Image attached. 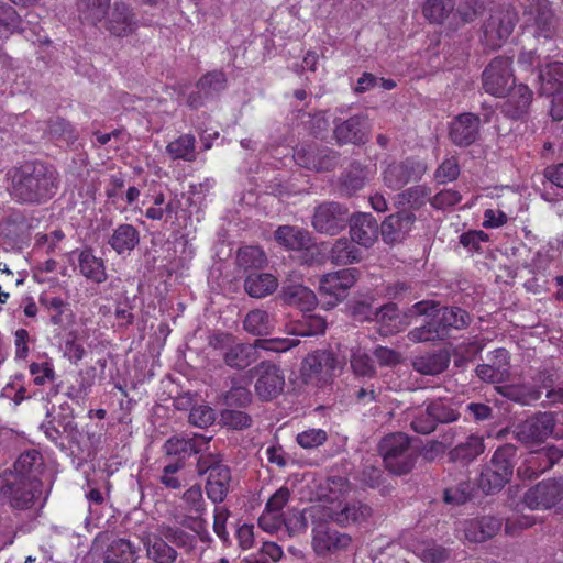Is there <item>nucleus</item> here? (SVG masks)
<instances>
[{
  "mask_svg": "<svg viewBox=\"0 0 563 563\" xmlns=\"http://www.w3.org/2000/svg\"><path fill=\"white\" fill-rule=\"evenodd\" d=\"M8 191L18 202L41 203L57 190V172L41 162H25L7 172Z\"/></svg>",
  "mask_w": 563,
  "mask_h": 563,
  "instance_id": "obj_1",
  "label": "nucleus"
},
{
  "mask_svg": "<svg viewBox=\"0 0 563 563\" xmlns=\"http://www.w3.org/2000/svg\"><path fill=\"white\" fill-rule=\"evenodd\" d=\"M351 489L346 479L331 481L330 495L313 505L309 510L312 521H333L340 526L361 522L371 516V508L362 503H343L342 497Z\"/></svg>",
  "mask_w": 563,
  "mask_h": 563,
  "instance_id": "obj_2",
  "label": "nucleus"
},
{
  "mask_svg": "<svg viewBox=\"0 0 563 563\" xmlns=\"http://www.w3.org/2000/svg\"><path fill=\"white\" fill-rule=\"evenodd\" d=\"M516 446L505 444L493 454L490 462L483 467L478 486L485 494L499 492L511 478L515 467Z\"/></svg>",
  "mask_w": 563,
  "mask_h": 563,
  "instance_id": "obj_3",
  "label": "nucleus"
},
{
  "mask_svg": "<svg viewBox=\"0 0 563 563\" xmlns=\"http://www.w3.org/2000/svg\"><path fill=\"white\" fill-rule=\"evenodd\" d=\"M379 452L387 470L396 475L410 472L415 464V452L408 435L391 433L382 439Z\"/></svg>",
  "mask_w": 563,
  "mask_h": 563,
  "instance_id": "obj_4",
  "label": "nucleus"
},
{
  "mask_svg": "<svg viewBox=\"0 0 563 563\" xmlns=\"http://www.w3.org/2000/svg\"><path fill=\"white\" fill-rule=\"evenodd\" d=\"M410 313L434 317L438 328L442 330L443 339L450 329H463L470 323L468 313L461 308H438L434 301L423 300L410 308Z\"/></svg>",
  "mask_w": 563,
  "mask_h": 563,
  "instance_id": "obj_5",
  "label": "nucleus"
},
{
  "mask_svg": "<svg viewBox=\"0 0 563 563\" xmlns=\"http://www.w3.org/2000/svg\"><path fill=\"white\" fill-rule=\"evenodd\" d=\"M41 482L36 476H13L8 479L2 490V501H7L13 509H27L32 507L37 494L41 493Z\"/></svg>",
  "mask_w": 563,
  "mask_h": 563,
  "instance_id": "obj_6",
  "label": "nucleus"
},
{
  "mask_svg": "<svg viewBox=\"0 0 563 563\" xmlns=\"http://www.w3.org/2000/svg\"><path fill=\"white\" fill-rule=\"evenodd\" d=\"M525 26L532 27L536 37L551 38L556 33V21L548 0H522Z\"/></svg>",
  "mask_w": 563,
  "mask_h": 563,
  "instance_id": "obj_7",
  "label": "nucleus"
},
{
  "mask_svg": "<svg viewBox=\"0 0 563 563\" xmlns=\"http://www.w3.org/2000/svg\"><path fill=\"white\" fill-rule=\"evenodd\" d=\"M512 60L498 56L485 68L482 75L484 90L495 97H505L515 85Z\"/></svg>",
  "mask_w": 563,
  "mask_h": 563,
  "instance_id": "obj_8",
  "label": "nucleus"
},
{
  "mask_svg": "<svg viewBox=\"0 0 563 563\" xmlns=\"http://www.w3.org/2000/svg\"><path fill=\"white\" fill-rule=\"evenodd\" d=\"M342 364L332 352L316 351L303 360L301 376L307 384L320 385L328 382Z\"/></svg>",
  "mask_w": 563,
  "mask_h": 563,
  "instance_id": "obj_9",
  "label": "nucleus"
},
{
  "mask_svg": "<svg viewBox=\"0 0 563 563\" xmlns=\"http://www.w3.org/2000/svg\"><path fill=\"white\" fill-rule=\"evenodd\" d=\"M357 279V269L345 268L325 274L320 279L319 291L327 301L325 305L333 307L343 301L351 287Z\"/></svg>",
  "mask_w": 563,
  "mask_h": 563,
  "instance_id": "obj_10",
  "label": "nucleus"
},
{
  "mask_svg": "<svg viewBox=\"0 0 563 563\" xmlns=\"http://www.w3.org/2000/svg\"><path fill=\"white\" fill-rule=\"evenodd\" d=\"M316 526L312 529V549L318 556H329L331 554L345 551L352 542L347 533L340 532L329 528L327 521H312Z\"/></svg>",
  "mask_w": 563,
  "mask_h": 563,
  "instance_id": "obj_11",
  "label": "nucleus"
},
{
  "mask_svg": "<svg viewBox=\"0 0 563 563\" xmlns=\"http://www.w3.org/2000/svg\"><path fill=\"white\" fill-rule=\"evenodd\" d=\"M256 376L255 391L262 400H272L280 395L285 386L282 368L269 362H262L252 371Z\"/></svg>",
  "mask_w": 563,
  "mask_h": 563,
  "instance_id": "obj_12",
  "label": "nucleus"
},
{
  "mask_svg": "<svg viewBox=\"0 0 563 563\" xmlns=\"http://www.w3.org/2000/svg\"><path fill=\"white\" fill-rule=\"evenodd\" d=\"M517 23V13L507 8L495 12L484 26V44L490 48H498L511 35Z\"/></svg>",
  "mask_w": 563,
  "mask_h": 563,
  "instance_id": "obj_13",
  "label": "nucleus"
},
{
  "mask_svg": "<svg viewBox=\"0 0 563 563\" xmlns=\"http://www.w3.org/2000/svg\"><path fill=\"white\" fill-rule=\"evenodd\" d=\"M426 169L420 161L393 162L383 170V181L391 190H398L410 181L419 180Z\"/></svg>",
  "mask_w": 563,
  "mask_h": 563,
  "instance_id": "obj_14",
  "label": "nucleus"
},
{
  "mask_svg": "<svg viewBox=\"0 0 563 563\" xmlns=\"http://www.w3.org/2000/svg\"><path fill=\"white\" fill-rule=\"evenodd\" d=\"M563 499V479L538 483L526 492L523 504L530 509H550Z\"/></svg>",
  "mask_w": 563,
  "mask_h": 563,
  "instance_id": "obj_15",
  "label": "nucleus"
},
{
  "mask_svg": "<svg viewBox=\"0 0 563 563\" xmlns=\"http://www.w3.org/2000/svg\"><path fill=\"white\" fill-rule=\"evenodd\" d=\"M553 428V415L542 412L518 423L514 432L518 441L532 445L544 441L552 433Z\"/></svg>",
  "mask_w": 563,
  "mask_h": 563,
  "instance_id": "obj_16",
  "label": "nucleus"
},
{
  "mask_svg": "<svg viewBox=\"0 0 563 563\" xmlns=\"http://www.w3.org/2000/svg\"><path fill=\"white\" fill-rule=\"evenodd\" d=\"M347 222V209L340 203L329 202L319 206L313 214V228L327 234H336Z\"/></svg>",
  "mask_w": 563,
  "mask_h": 563,
  "instance_id": "obj_17",
  "label": "nucleus"
},
{
  "mask_svg": "<svg viewBox=\"0 0 563 563\" xmlns=\"http://www.w3.org/2000/svg\"><path fill=\"white\" fill-rule=\"evenodd\" d=\"M369 123L366 114H355L347 120H334L333 135L338 144H363L368 140Z\"/></svg>",
  "mask_w": 563,
  "mask_h": 563,
  "instance_id": "obj_18",
  "label": "nucleus"
},
{
  "mask_svg": "<svg viewBox=\"0 0 563 563\" xmlns=\"http://www.w3.org/2000/svg\"><path fill=\"white\" fill-rule=\"evenodd\" d=\"M479 125L481 120L478 115L462 113L450 125V139L455 145L466 147L476 141Z\"/></svg>",
  "mask_w": 563,
  "mask_h": 563,
  "instance_id": "obj_19",
  "label": "nucleus"
},
{
  "mask_svg": "<svg viewBox=\"0 0 563 563\" xmlns=\"http://www.w3.org/2000/svg\"><path fill=\"white\" fill-rule=\"evenodd\" d=\"M410 316L416 314L409 311L408 314L400 316L397 306L395 303H388L378 309L377 312L366 314L365 319H375L379 324V333L382 335H390L405 329L410 323L408 320Z\"/></svg>",
  "mask_w": 563,
  "mask_h": 563,
  "instance_id": "obj_20",
  "label": "nucleus"
},
{
  "mask_svg": "<svg viewBox=\"0 0 563 563\" xmlns=\"http://www.w3.org/2000/svg\"><path fill=\"white\" fill-rule=\"evenodd\" d=\"M501 519L494 516H483L466 520L463 523L465 538L471 542H485L498 533Z\"/></svg>",
  "mask_w": 563,
  "mask_h": 563,
  "instance_id": "obj_21",
  "label": "nucleus"
},
{
  "mask_svg": "<svg viewBox=\"0 0 563 563\" xmlns=\"http://www.w3.org/2000/svg\"><path fill=\"white\" fill-rule=\"evenodd\" d=\"M351 239L357 244L369 247L378 238V223L371 213H360L350 221Z\"/></svg>",
  "mask_w": 563,
  "mask_h": 563,
  "instance_id": "obj_22",
  "label": "nucleus"
},
{
  "mask_svg": "<svg viewBox=\"0 0 563 563\" xmlns=\"http://www.w3.org/2000/svg\"><path fill=\"white\" fill-rule=\"evenodd\" d=\"M561 456V451L554 446H547L532 452L529 457L526 459L528 466L526 468L522 466L518 467V474L527 477L538 476L540 473L552 467Z\"/></svg>",
  "mask_w": 563,
  "mask_h": 563,
  "instance_id": "obj_23",
  "label": "nucleus"
},
{
  "mask_svg": "<svg viewBox=\"0 0 563 563\" xmlns=\"http://www.w3.org/2000/svg\"><path fill=\"white\" fill-rule=\"evenodd\" d=\"M211 437L195 434L192 438L172 437L164 444L167 455L185 456L187 454H199L208 449Z\"/></svg>",
  "mask_w": 563,
  "mask_h": 563,
  "instance_id": "obj_24",
  "label": "nucleus"
},
{
  "mask_svg": "<svg viewBox=\"0 0 563 563\" xmlns=\"http://www.w3.org/2000/svg\"><path fill=\"white\" fill-rule=\"evenodd\" d=\"M404 543L423 563H441L448 558L446 549L433 540L405 537Z\"/></svg>",
  "mask_w": 563,
  "mask_h": 563,
  "instance_id": "obj_25",
  "label": "nucleus"
},
{
  "mask_svg": "<svg viewBox=\"0 0 563 563\" xmlns=\"http://www.w3.org/2000/svg\"><path fill=\"white\" fill-rule=\"evenodd\" d=\"M136 27L133 14L128 5L122 2H115L107 22V29L115 36H126Z\"/></svg>",
  "mask_w": 563,
  "mask_h": 563,
  "instance_id": "obj_26",
  "label": "nucleus"
},
{
  "mask_svg": "<svg viewBox=\"0 0 563 563\" xmlns=\"http://www.w3.org/2000/svg\"><path fill=\"white\" fill-rule=\"evenodd\" d=\"M509 92V98L505 103L504 111L508 117L519 119L528 112L533 93L530 88L523 84L514 85Z\"/></svg>",
  "mask_w": 563,
  "mask_h": 563,
  "instance_id": "obj_27",
  "label": "nucleus"
},
{
  "mask_svg": "<svg viewBox=\"0 0 563 563\" xmlns=\"http://www.w3.org/2000/svg\"><path fill=\"white\" fill-rule=\"evenodd\" d=\"M143 544L147 558L154 563H185L177 561V551L159 536H146Z\"/></svg>",
  "mask_w": 563,
  "mask_h": 563,
  "instance_id": "obj_28",
  "label": "nucleus"
},
{
  "mask_svg": "<svg viewBox=\"0 0 563 563\" xmlns=\"http://www.w3.org/2000/svg\"><path fill=\"white\" fill-rule=\"evenodd\" d=\"M230 482V470L225 465L212 468L206 485L208 498L212 503H222L229 493Z\"/></svg>",
  "mask_w": 563,
  "mask_h": 563,
  "instance_id": "obj_29",
  "label": "nucleus"
},
{
  "mask_svg": "<svg viewBox=\"0 0 563 563\" xmlns=\"http://www.w3.org/2000/svg\"><path fill=\"white\" fill-rule=\"evenodd\" d=\"M277 243L288 250L309 249L311 236L308 231L292 225H282L274 233Z\"/></svg>",
  "mask_w": 563,
  "mask_h": 563,
  "instance_id": "obj_30",
  "label": "nucleus"
},
{
  "mask_svg": "<svg viewBox=\"0 0 563 563\" xmlns=\"http://www.w3.org/2000/svg\"><path fill=\"white\" fill-rule=\"evenodd\" d=\"M413 223V217L401 212L390 214L382 224V234L387 243H394L401 240L410 231Z\"/></svg>",
  "mask_w": 563,
  "mask_h": 563,
  "instance_id": "obj_31",
  "label": "nucleus"
},
{
  "mask_svg": "<svg viewBox=\"0 0 563 563\" xmlns=\"http://www.w3.org/2000/svg\"><path fill=\"white\" fill-rule=\"evenodd\" d=\"M256 341L254 344L235 343L225 352L224 362L230 367L245 368L260 357Z\"/></svg>",
  "mask_w": 563,
  "mask_h": 563,
  "instance_id": "obj_32",
  "label": "nucleus"
},
{
  "mask_svg": "<svg viewBox=\"0 0 563 563\" xmlns=\"http://www.w3.org/2000/svg\"><path fill=\"white\" fill-rule=\"evenodd\" d=\"M277 286V278L269 273H251L244 280V289L253 298H264L273 294Z\"/></svg>",
  "mask_w": 563,
  "mask_h": 563,
  "instance_id": "obj_33",
  "label": "nucleus"
},
{
  "mask_svg": "<svg viewBox=\"0 0 563 563\" xmlns=\"http://www.w3.org/2000/svg\"><path fill=\"white\" fill-rule=\"evenodd\" d=\"M79 271L87 279L101 284L107 280L104 263L91 250H84L78 257Z\"/></svg>",
  "mask_w": 563,
  "mask_h": 563,
  "instance_id": "obj_34",
  "label": "nucleus"
},
{
  "mask_svg": "<svg viewBox=\"0 0 563 563\" xmlns=\"http://www.w3.org/2000/svg\"><path fill=\"white\" fill-rule=\"evenodd\" d=\"M140 242L139 231L132 224H120L109 239L118 254L130 253Z\"/></svg>",
  "mask_w": 563,
  "mask_h": 563,
  "instance_id": "obj_35",
  "label": "nucleus"
},
{
  "mask_svg": "<svg viewBox=\"0 0 563 563\" xmlns=\"http://www.w3.org/2000/svg\"><path fill=\"white\" fill-rule=\"evenodd\" d=\"M540 92L542 95H556L563 87V63L548 64L540 70Z\"/></svg>",
  "mask_w": 563,
  "mask_h": 563,
  "instance_id": "obj_36",
  "label": "nucleus"
},
{
  "mask_svg": "<svg viewBox=\"0 0 563 563\" xmlns=\"http://www.w3.org/2000/svg\"><path fill=\"white\" fill-rule=\"evenodd\" d=\"M327 328V322L319 316H302L300 320L290 322L286 325L288 334L295 336H312L323 334Z\"/></svg>",
  "mask_w": 563,
  "mask_h": 563,
  "instance_id": "obj_37",
  "label": "nucleus"
},
{
  "mask_svg": "<svg viewBox=\"0 0 563 563\" xmlns=\"http://www.w3.org/2000/svg\"><path fill=\"white\" fill-rule=\"evenodd\" d=\"M285 301L302 311H310L317 306V297L303 285H291L284 290Z\"/></svg>",
  "mask_w": 563,
  "mask_h": 563,
  "instance_id": "obj_38",
  "label": "nucleus"
},
{
  "mask_svg": "<svg viewBox=\"0 0 563 563\" xmlns=\"http://www.w3.org/2000/svg\"><path fill=\"white\" fill-rule=\"evenodd\" d=\"M136 548L126 539L113 540L106 550L107 563H133L136 559Z\"/></svg>",
  "mask_w": 563,
  "mask_h": 563,
  "instance_id": "obj_39",
  "label": "nucleus"
},
{
  "mask_svg": "<svg viewBox=\"0 0 563 563\" xmlns=\"http://www.w3.org/2000/svg\"><path fill=\"white\" fill-rule=\"evenodd\" d=\"M109 7L110 0H77L79 19L95 25L104 19Z\"/></svg>",
  "mask_w": 563,
  "mask_h": 563,
  "instance_id": "obj_40",
  "label": "nucleus"
},
{
  "mask_svg": "<svg viewBox=\"0 0 563 563\" xmlns=\"http://www.w3.org/2000/svg\"><path fill=\"white\" fill-rule=\"evenodd\" d=\"M375 173L376 168L374 165L352 164L345 175L343 185L350 194L355 192L362 189L374 177Z\"/></svg>",
  "mask_w": 563,
  "mask_h": 563,
  "instance_id": "obj_41",
  "label": "nucleus"
},
{
  "mask_svg": "<svg viewBox=\"0 0 563 563\" xmlns=\"http://www.w3.org/2000/svg\"><path fill=\"white\" fill-rule=\"evenodd\" d=\"M331 262L335 265H347L360 262V250L347 239H339L330 251Z\"/></svg>",
  "mask_w": 563,
  "mask_h": 563,
  "instance_id": "obj_42",
  "label": "nucleus"
},
{
  "mask_svg": "<svg viewBox=\"0 0 563 563\" xmlns=\"http://www.w3.org/2000/svg\"><path fill=\"white\" fill-rule=\"evenodd\" d=\"M484 440L479 435H470L465 442L456 445L450 452L452 461L471 462L484 452Z\"/></svg>",
  "mask_w": 563,
  "mask_h": 563,
  "instance_id": "obj_43",
  "label": "nucleus"
},
{
  "mask_svg": "<svg viewBox=\"0 0 563 563\" xmlns=\"http://www.w3.org/2000/svg\"><path fill=\"white\" fill-rule=\"evenodd\" d=\"M450 360L445 354L433 353L418 356L413 360V368L423 375H438L449 366Z\"/></svg>",
  "mask_w": 563,
  "mask_h": 563,
  "instance_id": "obj_44",
  "label": "nucleus"
},
{
  "mask_svg": "<svg viewBox=\"0 0 563 563\" xmlns=\"http://www.w3.org/2000/svg\"><path fill=\"white\" fill-rule=\"evenodd\" d=\"M454 7V0H427L422 13L431 23L441 24L450 16Z\"/></svg>",
  "mask_w": 563,
  "mask_h": 563,
  "instance_id": "obj_45",
  "label": "nucleus"
},
{
  "mask_svg": "<svg viewBox=\"0 0 563 563\" xmlns=\"http://www.w3.org/2000/svg\"><path fill=\"white\" fill-rule=\"evenodd\" d=\"M243 327L253 335H265L273 329V321L266 311L254 309L245 316Z\"/></svg>",
  "mask_w": 563,
  "mask_h": 563,
  "instance_id": "obj_46",
  "label": "nucleus"
},
{
  "mask_svg": "<svg viewBox=\"0 0 563 563\" xmlns=\"http://www.w3.org/2000/svg\"><path fill=\"white\" fill-rule=\"evenodd\" d=\"M195 137L190 134H185L170 142L166 150L172 158L194 161L195 159Z\"/></svg>",
  "mask_w": 563,
  "mask_h": 563,
  "instance_id": "obj_47",
  "label": "nucleus"
},
{
  "mask_svg": "<svg viewBox=\"0 0 563 563\" xmlns=\"http://www.w3.org/2000/svg\"><path fill=\"white\" fill-rule=\"evenodd\" d=\"M236 261L244 269L263 268L267 264L264 251L251 245L239 250Z\"/></svg>",
  "mask_w": 563,
  "mask_h": 563,
  "instance_id": "obj_48",
  "label": "nucleus"
},
{
  "mask_svg": "<svg viewBox=\"0 0 563 563\" xmlns=\"http://www.w3.org/2000/svg\"><path fill=\"white\" fill-rule=\"evenodd\" d=\"M41 454L36 450L22 453L14 464L15 476H36L37 468L42 465Z\"/></svg>",
  "mask_w": 563,
  "mask_h": 563,
  "instance_id": "obj_49",
  "label": "nucleus"
},
{
  "mask_svg": "<svg viewBox=\"0 0 563 563\" xmlns=\"http://www.w3.org/2000/svg\"><path fill=\"white\" fill-rule=\"evenodd\" d=\"M310 509L311 506L306 508L303 511L291 509L285 514V522L283 523V527L287 529L290 536L301 533L307 529L308 519L312 520L309 515Z\"/></svg>",
  "mask_w": 563,
  "mask_h": 563,
  "instance_id": "obj_50",
  "label": "nucleus"
},
{
  "mask_svg": "<svg viewBox=\"0 0 563 563\" xmlns=\"http://www.w3.org/2000/svg\"><path fill=\"white\" fill-rule=\"evenodd\" d=\"M426 409L431 412L437 423H448L459 418L457 411L449 400L439 399L431 401Z\"/></svg>",
  "mask_w": 563,
  "mask_h": 563,
  "instance_id": "obj_51",
  "label": "nucleus"
},
{
  "mask_svg": "<svg viewBox=\"0 0 563 563\" xmlns=\"http://www.w3.org/2000/svg\"><path fill=\"white\" fill-rule=\"evenodd\" d=\"M408 338L415 343L443 340L442 330L439 329L437 322H434V317H431V320L424 325L411 330L408 333Z\"/></svg>",
  "mask_w": 563,
  "mask_h": 563,
  "instance_id": "obj_52",
  "label": "nucleus"
},
{
  "mask_svg": "<svg viewBox=\"0 0 563 563\" xmlns=\"http://www.w3.org/2000/svg\"><path fill=\"white\" fill-rule=\"evenodd\" d=\"M183 500L185 508L189 512H194L197 516H201L206 511V504L202 495V489L199 485L189 487L183 494Z\"/></svg>",
  "mask_w": 563,
  "mask_h": 563,
  "instance_id": "obj_53",
  "label": "nucleus"
},
{
  "mask_svg": "<svg viewBox=\"0 0 563 563\" xmlns=\"http://www.w3.org/2000/svg\"><path fill=\"white\" fill-rule=\"evenodd\" d=\"M318 150L309 146L298 148L294 153V159L299 165L307 169L320 172V168H328L329 164L317 163Z\"/></svg>",
  "mask_w": 563,
  "mask_h": 563,
  "instance_id": "obj_54",
  "label": "nucleus"
},
{
  "mask_svg": "<svg viewBox=\"0 0 563 563\" xmlns=\"http://www.w3.org/2000/svg\"><path fill=\"white\" fill-rule=\"evenodd\" d=\"M63 355L75 365H77L85 357L86 350L78 341L75 332H70L67 335L63 346Z\"/></svg>",
  "mask_w": 563,
  "mask_h": 563,
  "instance_id": "obj_55",
  "label": "nucleus"
},
{
  "mask_svg": "<svg viewBox=\"0 0 563 563\" xmlns=\"http://www.w3.org/2000/svg\"><path fill=\"white\" fill-rule=\"evenodd\" d=\"M30 374L33 377L34 384L37 386H43L47 383H51L55 378V371L51 361L32 363L30 365Z\"/></svg>",
  "mask_w": 563,
  "mask_h": 563,
  "instance_id": "obj_56",
  "label": "nucleus"
},
{
  "mask_svg": "<svg viewBox=\"0 0 563 563\" xmlns=\"http://www.w3.org/2000/svg\"><path fill=\"white\" fill-rule=\"evenodd\" d=\"M158 531L159 537L165 541L168 540L177 547H187L192 544L194 538L178 527L162 525L158 528Z\"/></svg>",
  "mask_w": 563,
  "mask_h": 563,
  "instance_id": "obj_57",
  "label": "nucleus"
},
{
  "mask_svg": "<svg viewBox=\"0 0 563 563\" xmlns=\"http://www.w3.org/2000/svg\"><path fill=\"white\" fill-rule=\"evenodd\" d=\"M152 206L145 211V217L150 220H162L166 214L173 212L172 202H165L163 192L155 194L152 197Z\"/></svg>",
  "mask_w": 563,
  "mask_h": 563,
  "instance_id": "obj_58",
  "label": "nucleus"
},
{
  "mask_svg": "<svg viewBox=\"0 0 563 563\" xmlns=\"http://www.w3.org/2000/svg\"><path fill=\"white\" fill-rule=\"evenodd\" d=\"M256 346L260 350L273 351V352H287L291 347H295L299 344L298 339H289V338H273V339H257Z\"/></svg>",
  "mask_w": 563,
  "mask_h": 563,
  "instance_id": "obj_59",
  "label": "nucleus"
},
{
  "mask_svg": "<svg viewBox=\"0 0 563 563\" xmlns=\"http://www.w3.org/2000/svg\"><path fill=\"white\" fill-rule=\"evenodd\" d=\"M351 366L357 376L371 377L375 373V368L369 356L360 349L352 353Z\"/></svg>",
  "mask_w": 563,
  "mask_h": 563,
  "instance_id": "obj_60",
  "label": "nucleus"
},
{
  "mask_svg": "<svg viewBox=\"0 0 563 563\" xmlns=\"http://www.w3.org/2000/svg\"><path fill=\"white\" fill-rule=\"evenodd\" d=\"M327 432L322 429H309L297 434V443L303 449H313L323 444Z\"/></svg>",
  "mask_w": 563,
  "mask_h": 563,
  "instance_id": "obj_61",
  "label": "nucleus"
},
{
  "mask_svg": "<svg viewBox=\"0 0 563 563\" xmlns=\"http://www.w3.org/2000/svg\"><path fill=\"white\" fill-rule=\"evenodd\" d=\"M285 522V514H277L266 508L258 518V526L268 533H275L282 529Z\"/></svg>",
  "mask_w": 563,
  "mask_h": 563,
  "instance_id": "obj_62",
  "label": "nucleus"
},
{
  "mask_svg": "<svg viewBox=\"0 0 563 563\" xmlns=\"http://www.w3.org/2000/svg\"><path fill=\"white\" fill-rule=\"evenodd\" d=\"M472 487L470 482L463 481L454 487L444 490V500L449 504H464L471 496Z\"/></svg>",
  "mask_w": 563,
  "mask_h": 563,
  "instance_id": "obj_63",
  "label": "nucleus"
},
{
  "mask_svg": "<svg viewBox=\"0 0 563 563\" xmlns=\"http://www.w3.org/2000/svg\"><path fill=\"white\" fill-rule=\"evenodd\" d=\"M225 76L221 71H213L203 76L199 82L198 88L205 95L217 92L224 88Z\"/></svg>",
  "mask_w": 563,
  "mask_h": 563,
  "instance_id": "obj_64",
  "label": "nucleus"
}]
</instances>
